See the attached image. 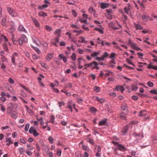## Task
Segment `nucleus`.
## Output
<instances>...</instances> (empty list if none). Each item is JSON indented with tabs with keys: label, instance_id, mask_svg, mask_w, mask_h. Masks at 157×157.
I'll return each mask as SVG.
<instances>
[{
	"label": "nucleus",
	"instance_id": "59",
	"mask_svg": "<svg viewBox=\"0 0 157 157\" xmlns=\"http://www.w3.org/2000/svg\"><path fill=\"white\" fill-rule=\"evenodd\" d=\"M61 151L60 150H58L57 151V155L58 156H60L61 155Z\"/></svg>",
	"mask_w": 157,
	"mask_h": 157
},
{
	"label": "nucleus",
	"instance_id": "41",
	"mask_svg": "<svg viewBox=\"0 0 157 157\" xmlns=\"http://www.w3.org/2000/svg\"><path fill=\"white\" fill-rule=\"evenodd\" d=\"M132 90L133 91H136L138 89V87L134 85H132Z\"/></svg>",
	"mask_w": 157,
	"mask_h": 157
},
{
	"label": "nucleus",
	"instance_id": "32",
	"mask_svg": "<svg viewBox=\"0 0 157 157\" xmlns=\"http://www.w3.org/2000/svg\"><path fill=\"white\" fill-rule=\"evenodd\" d=\"M99 53L98 52H94L91 54V56L93 57H97V55H99Z\"/></svg>",
	"mask_w": 157,
	"mask_h": 157
},
{
	"label": "nucleus",
	"instance_id": "2",
	"mask_svg": "<svg viewBox=\"0 0 157 157\" xmlns=\"http://www.w3.org/2000/svg\"><path fill=\"white\" fill-rule=\"evenodd\" d=\"M7 11L13 17H16L17 16V13L13 9L9 7L7 8Z\"/></svg>",
	"mask_w": 157,
	"mask_h": 157
},
{
	"label": "nucleus",
	"instance_id": "23",
	"mask_svg": "<svg viewBox=\"0 0 157 157\" xmlns=\"http://www.w3.org/2000/svg\"><path fill=\"white\" fill-rule=\"evenodd\" d=\"M21 86L22 88H23L25 90H26V91L29 92L30 93H31V91L29 90V89L28 88H27L24 85L22 84L21 85Z\"/></svg>",
	"mask_w": 157,
	"mask_h": 157
},
{
	"label": "nucleus",
	"instance_id": "61",
	"mask_svg": "<svg viewBox=\"0 0 157 157\" xmlns=\"http://www.w3.org/2000/svg\"><path fill=\"white\" fill-rule=\"evenodd\" d=\"M80 21L82 23H85L86 24H88L87 23V20L86 19L83 20L82 19H81L80 20Z\"/></svg>",
	"mask_w": 157,
	"mask_h": 157
},
{
	"label": "nucleus",
	"instance_id": "46",
	"mask_svg": "<svg viewBox=\"0 0 157 157\" xmlns=\"http://www.w3.org/2000/svg\"><path fill=\"white\" fill-rule=\"evenodd\" d=\"M124 11L125 13L127 14H128L129 13V9L128 8H127L126 7H125L124 9Z\"/></svg>",
	"mask_w": 157,
	"mask_h": 157
},
{
	"label": "nucleus",
	"instance_id": "58",
	"mask_svg": "<svg viewBox=\"0 0 157 157\" xmlns=\"http://www.w3.org/2000/svg\"><path fill=\"white\" fill-rule=\"evenodd\" d=\"M133 48L134 49L136 50L137 51H138L139 50H140L141 51H142V49L141 48H139L137 47L136 44L134 47H133Z\"/></svg>",
	"mask_w": 157,
	"mask_h": 157
},
{
	"label": "nucleus",
	"instance_id": "1",
	"mask_svg": "<svg viewBox=\"0 0 157 157\" xmlns=\"http://www.w3.org/2000/svg\"><path fill=\"white\" fill-rule=\"evenodd\" d=\"M18 107V105L16 103H10L7 105V114L11 113L14 110H16Z\"/></svg>",
	"mask_w": 157,
	"mask_h": 157
},
{
	"label": "nucleus",
	"instance_id": "27",
	"mask_svg": "<svg viewBox=\"0 0 157 157\" xmlns=\"http://www.w3.org/2000/svg\"><path fill=\"white\" fill-rule=\"evenodd\" d=\"M80 39L81 40V43L86 44L87 43V41L85 40V38L83 37H81L80 38Z\"/></svg>",
	"mask_w": 157,
	"mask_h": 157
},
{
	"label": "nucleus",
	"instance_id": "8",
	"mask_svg": "<svg viewBox=\"0 0 157 157\" xmlns=\"http://www.w3.org/2000/svg\"><path fill=\"white\" fill-rule=\"evenodd\" d=\"M16 111L14 110L13 111H12L11 113H10L11 114V116L14 119H16L17 117V115Z\"/></svg>",
	"mask_w": 157,
	"mask_h": 157
},
{
	"label": "nucleus",
	"instance_id": "15",
	"mask_svg": "<svg viewBox=\"0 0 157 157\" xmlns=\"http://www.w3.org/2000/svg\"><path fill=\"white\" fill-rule=\"evenodd\" d=\"M55 34L57 35V37H59L61 35V30L59 29H58L55 31Z\"/></svg>",
	"mask_w": 157,
	"mask_h": 157
},
{
	"label": "nucleus",
	"instance_id": "10",
	"mask_svg": "<svg viewBox=\"0 0 157 157\" xmlns=\"http://www.w3.org/2000/svg\"><path fill=\"white\" fill-rule=\"evenodd\" d=\"M128 127L127 125L125 126L123 129L122 132L124 134H126L128 130Z\"/></svg>",
	"mask_w": 157,
	"mask_h": 157
},
{
	"label": "nucleus",
	"instance_id": "29",
	"mask_svg": "<svg viewBox=\"0 0 157 157\" xmlns=\"http://www.w3.org/2000/svg\"><path fill=\"white\" fill-rule=\"evenodd\" d=\"M71 59L73 60H75L76 59V54L75 53H73L72 55L71 56Z\"/></svg>",
	"mask_w": 157,
	"mask_h": 157
},
{
	"label": "nucleus",
	"instance_id": "26",
	"mask_svg": "<svg viewBox=\"0 0 157 157\" xmlns=\"http://www.w3.org/2000/svg\"><path fill=\"white\" fill-rule=\"evenodd\" d=\"M97 99L99 101L100 103H103L105 101V100L103 98H99L98 97H96Z\"/></svg>",
	"mask_w": 157,
	"mask_h": 157
},
{
	"label": "nucleus",
	"instance_id": "54",
	"mask_svg": "<svg viewBox=\"0 0 157 157\" xmlns=\"http://www.w3.org/2000/svg\"><path fill=\"white\" fill-rule=\"evenodd\" d=\"M33 49L34 50L36 51L39 54H40V51L38 48L34 47Z\"/></svg>",
	"mask_w": 157,
	"mask_h": 157
},
{
	"label": "nucleus",
	"instance_id": "56",
	"mask_svg": "<svg viewBox=\"0 0 157 157\" xmlns=\"http://www.w3.org/2000/svg\"><path fill=\"white\" fill-rule=\"evenodd\" d=\"M142 19L144 21H147L148 20V17L145 15L142 16Z\"/></svg>",
	"mask_w": 157,
	"mask_h": 157
},
{
	"label": "nucleus",
	"instance_id": "4",
	"mask_svg": "<svg viewBox=\"0 0 157 157\" xmlns=\"http://www.w3.org/2000/svg\"><path fill=\"white\" fill-rule=\"evenodd\" d=\"M121 109L122 111V113L124 115H127L128 113L127 107L125 104H123L121 106Z\"/></svg>",
	"mask_w": 157,
	"mask_h": 157
},
{
	"label": "nucleus",
	"instance_id": "64",
	"mask_svg": "<svg viewBox=\"0 0 157 157\" xmlns=\"http://www.w3.org/2000/svg\"><path fill=\"white\" fill-rule=\"evenodd\" d=\"M9 82L11 83V84H13L14 83V80H13L12 78H10L9 79Z\"/></svg>",
	"mask_w": 157,
	"mask_h": 157
},
{
	"label": "nucleus",
	"instance_id": "50",
	"mask_svg": "<svg viewBox=\"0 0 157 157\" xmlns=\"http://www.w3.org/2000/svg\"><path fill=\"white\" fill-rule=\"evenodd\" d=\"M66 86L67 88H71L72 87V85L71 83H67L66 84Z\"/></svg>",
	"mask_w": 157,
	"mask_h": 157
},
{
	"label": "nucleus",
	"instance_id": "24",
	"mask_svg": "<svg viewBox=\"0 0 157 157\" xmlns=\"http://www.w3.org/2000/svg\"><path fill=\"white\" fill-rule=\"evenodd\" d=\"M94 90L97 92H99L100 90V88L99 87H98L97 86H95L94 87Z\"/></svg>",
	"mask_w": 157,
	"mask_h": 157
},
{
	"label": "nucleus",
	"instance_id": "18",
	"mask_svg": "<svg viewBox=\"0 0 157 157\" xmlns=\"http://www.w3.org/2000/svg\"><path fill=\"white\" fill-rule=\"evenodd\" d=\"M89 110L90 112H91V113H94L96 112L97 111V110L95 108H94V107H92L90 108L89 109Z\"/></svg>",
	"mask_w": 157,
	"mask_h": 157
},
{
	"label": "nucleus",
	"instance_id": "47",
	"mask_svg": "<svg viewBox=\"0 0 157 157\" xmlns=\"http://www.w3.org/2000/svg\"><path fill=\"white\" fill-rule=\"evenodd\" d=\"M109 56V54L107 52H105L104 53L103 55L102 56L104 59L105 58Z\"/></svg>",
	"mask_w": 157,
	"mask_h": 157
},
{
	"label": "nucleus",
	"instance_id": "62",
	"mask_svg": "<svg viewBox=\"0 0 157 157\" xmlns=\"http://www.w3.org/2000/svg\"><path fill=\"white\" fill-rule=\"evenodd\" d=\"M82 148L86 151H87L88 149L87 148V147L85 145H83L82 146Z\"/></svg>",
	"mask_w": 157,
	"mask_h": 157
},
{
	"label": "nucleus",
	"instance_id": "31",
	"mask_svg": "<svg viewBox=\"0 0 157 157\" xmlns=\"http://www.w3.org/2000/svg\"><path fill=\"white\" fill-rule=\"evenodd\" d=\"M12 40L14 44H17V41L15 40L14 36L13 35H12Z\"/></svg>",
	"mask_w": 157,
	"mask_h": 157
},
{
	"label": "nucleus",
	"instance_id": "55",
	"mask_svg": "<svg viewBox=\"0 0 157 157\" xmlns=\"http://www.w3.org/2000/svg\"><path fill=\"white\" fill-rule=\"evenodd\" d=\"M48 44L46 42H44L43 44V47L45 48V49H47L48 47Z\"/></svg>",
	"mask_w": 157,
	"mask_h": 157
},
{
	"label": "nucleus",
	"instance_id": "57",
	"mask_svg": "<svg viewBox=\"0 0 157 157\" xmlns=\"http://www.w3.org/2000/svg\"><path fill=\"white\" fill-rule=\"evenodd\" d=\"M77 101H78V103H82L83 101V100L81 98H77Z\"/></svg>",
	"mask_w": 157,
	"mask_h": 157
},
{
	"label": "nucleus",
	"instance_id": "5",
	"mask_svg": "<svg viewBox=\"0 0 157 157\" xmlns=\"http://www.w3.org/2000/svg\"><path fill=\"white\" fill-rule=\"evenodd\" d=\"M100 7L102 9L107 8L110 5L109 3L102 2L100 3Z\"/></svg>",
	"mask_w": 157,
	"mask_h": 157
},
{
	"label": "nucleus",
	"instance_id": "16",
	"mask_svg": "<svg viewBox=\"0 0 157 157\" xmlns=\"http://www.w3.org/2000/svg\"><path fill=\"white\" fill-rule=\"evenodd\" d=\"M38 15L40 16H42L44 17L47 16V15L46 13L42 11L40 12L39 13Z\"/></svg>",
	"mask_w": 157,
	"mask_h": 157
},
{
	"label": "nucleus",
	"instance_id": "7",
	"mask_svg": "<svg viewBox=\"0 0 157 157\" xmlns=\"http://www.w3.org/2000/svg\"><path fill=\"white\" fill-rule=\"evenodd\" d=\"M59 57L61 59L63 60L64 63H65L67 62V59L65 56H64L62 54H60Z\"/></svg>",
	"mask_w": 157,
	"mask_h": 157
},
{
	"label": "nucleus",
	"instance_id": "42",
	"mask_svg": "<svg viewBox=\"0 0 157 157\" xmlns=\"http://www.w3.org/2000/svg\"><path fill=\"white\" fill-rule=\"evenodd\" d=\"M137 54L139 56V58L141 59H143V58L142 57L144 55L141 53L138 52Z\"/></svg>",
	"mask_w": 157,
	"mask_h": 157
},
{
	"label": "nucleus",
	"instance_id": "11",
	"mask_svg": "<svg viewBox=\"0 0 157 157\" xmlns=\"http://www.w3.org/2000/svg\"><path fill=\"white\" fill-rule=\"evenodd\" d=\"M93 63L94 65V66L93 67H92V69H94L95 68L97 69V70H99V68L98 67V64L95 61H94L93 62Z\"/></svg>",
	"mask_w": 157,
	"mask_h": 157
},
{
	"label": "nucleus",
	"instance_id": "13",
	"mask_svg": "<svg viewBox=\"0 0 157 157\" xmlns=\"http://www.w3.org/2000/svg\"><path fill=\"white\" fill-rule=\"evenodd\" d=\"M107 123V119H105L104 120L100 121L99 123V124L100 126L102 125H105Z\"/></svg>",
	"mask_w": 157,
	"mask_h": 157
},
{
	"label": "nucleus",
	"instance_id": "21",
	"mask_svg": "<svg viewBox=\"0 0 157 157\" xmlns=\"http://www.w3.org/2000/svg\"><path fill=\"white\" fill-rule=\"evenodd\" d=\"M94 30L98 31L101 34H103L104 33L103 30L99 28H96L94 29Z\"/></svg>",
	"mask_w": 157,
	"mask_h": 157
},
{
	"label": "nucleus",
	"instance_id": "40",
	"mask_svg": "<svg viewBox=\"0 0 157 157\" xmlns=\"http://www.w3.org/2000/svg\"><path fill=\"white\" fill-rule=\"evenodd\" d=\"M132 98L134 100L136 101L139 98L136 95H133L132 96Z\"/></svg>",
	"mask_w": 157,
	"mask_h": 157
},
{
	"label": "nucleus",
	"instance_id": "22",
	"mask_svg": "<svg viewBox=\"0 0 157 157\" xmlns=\"http://www.w3.org/2000/svg\"><path fill=\"white\" fill-rule=\"evenodd\" d=\"M46 29L48 31H51L52 30V28L50 26L46 25L45 27Z\"/></svg>",
	"mask_w": 157,
	"mask_h": 157
},
{
	"label": "nucleus",
	"instance_id": "12",
	"mask_svg": "<svg viewBox=\"0 0 157 157\" xmlns=\"http://www.w3.org/2000/svg\"><path fill=\"white\" fill-rule=\"evenodd\" d=\"M18 30L19 31L26 33V30L22 25H19L18 28Z\"/></svg>",
	"mask_w": 157,
	"mask_h": 157
},
{
	"label": "nucleus",
	"instance_id": "34",
	"mask_svg": "<svg viewBox=\"0 0 157 157\" xmlns=\"http://www.w3.org/2000/svg\"><path fill=\"white\" fill-rule=\"evenodd\" d=\"M37 120L38 121H40V124L43 126L44 124V122L43 121V117H41L40 119H37Z\"/></svg>",
	"mask_w": 157,
	"mask_h": 157
},
{
	"label": "nucleus",
	"instance_id": "60",
	"mask_svg": "<svg viewBox=\"0 0 157 157\" xmlns=\"http://www.w3.org/2000/svg\"><path fill=\"white\" fill-rule=\"evenodd\" d=\"M72 13L74 17H76L77 16V14L75 11L73 10L72 11Z\"/></svg>",
	"mask_w": 157,
	"mask_h": 157
},
{
	"label": "nucleus",
	"instance_id": "19",
	"mask_svg": "<svg viewBox=\"0 0 157 157\" xmlns=\"http://www.w3.org/2000/svg\"><path fill=\"white\" fill-rule=\"evenodd\" d=\"M35 130H36V129H34V127H33L31 126L29 130V132L30 133L32 134Z\"/></svg>",
	"mask_w": 157,
	"mask_h": 157
},
{
	"label": "nucleus",
	"instance_id": "53",
	"mask_svg": "<svg viewBox=\"0 0 157 157\" xmlns=\"http://www.w3.org/2000/svg\"><path fill=\"white\" fill-rule=\"evenodd\" d=\"M94 11V10L92 7H90L88 11L90 13H92Z\"/></svg>",
	"mask_w": 157,
	"mask_h": 157
},
{
	"label": "nucleus",
	"instance_id": "63",
	"mask_svg": "<svg viewBox=\"0 0 157 157\" xmlns=\"http://www.w3.org/2000/svg\"><path fill=\"white\" fill-rule=\"evenodd\" d=\"M120 90L121 91L122 93H123V91L124 90V87L122 86H120Z\"/></svg>",
	"mask_w": 157,
	"mask_h": 157
},
{
	"label": "nucleus",
	"instance_id": "20",
	"mask_svg": "<svg viewBox=\"0 0 157 157\" xmlns=\"http://www.w3.org/2000/svg\"><path fill=\"white\" fill-rule=\"evenodd\" d=\"M48 7V5L47 4L43 5L42 6H39L38 8L39 9L41 10L43 8H47Z\"/></svg>",
	"mask_w": 157,
	"mask_h": 157
},
{
	"label": "nucleus",
	"instance_id": "33",
	"mask_svg": "<svg viewBox=\"0 0 157 157\" xmlns=\"http://www.w3.org/2000/svg\"><path fill=\"white\" fill-rule=\"evenodd\" d=\"M128 44L131 45V46L134 47L136 45V44H134L133 42L130 39L129 40H128Z\"/></svg>",
	"mask_w": 157,
	"mask_h": 157
},
{
	"label": "nucleus",
	"instance_id": "17",
	"mask_svg": "<svg viewBox=\"0 0 157 157\" xmlns=\"http://www.w3.org/2000/svg\"><path fill=\"white\" fill-rule=\"evenodd\" d=\"M135 27L137 30H140L143 29V27L140 25L134 24Z\"/></svg>",
	"mask_w": 157,
	"mask_h": 157
},
{
	"label": "nucleus",
	"instance_id": "35",
	"mask_svg": "<svg viewBox=\"0 0 157 157\" xmlns=\"http://www.w3.org/2000/svg\"><path fill=\"white\" fill-rule=\"evenodd\" d=\"M3 47L4 49L6 51H8V49L6 44H3Z\"/></svg>",
	"mask_w": 157,
	"mask_h": 157
},
{
	"label": "nucleus",
	"instance_id": "45",
	"mask_svg": "<svg viewBox=\"0 0 157 157\" xmlns=\"http://www.w3.org/2000/svg\"><path fill=\"white\" fill-rule=\"evenodd\" d=\"M26 153L29 156H30L32 155L33 153L29 150H27L26 151Z\"/></svg>",
	"mask_w": 157,
	"mask_h": 157
},
{
	"label": "nucleus",
	"instance_id": "9",
	"mask_svg": "<svg viewBox=\"0 0 157 157\" xmlns=\"http://www.w3.org/2000/svg\"><path fill=\"white\" fill-rule=\"evenodd\" d=\"M53 53H48L46 57V59L48 61H50L52 58L53 57Z\"/></svg>",
	"mask_w": 157,
	"mask_h": 157
},
{
	"label": "nucleus",
	"instance_id": "30",
	"mask_svg": "<svg viewBox=\"0 0 157 157\" xmlns=\"http://www.w3.org/2000/svg\"><path fill=\"white\" fill-rule=\"evenodd\" d=\"M87 141L88 142H89L91 144L93 145L94 144V143L93 140L90 138H88L87 140Z\"/></svg>",
	"mask_w": 157,
	"mask_h": 157
},
{
	"label": "nucleus",
	"instance_id": "51",
	"mask_svg": "<svg viewBox=\"0 0 157 157\" xmlns=\"http://www.w3.org/2000/svg\"><path fill=\"white\" fill-rule=\"evenodd\" d=\"M27 111L31 115H32L33 114V112L32 110L31 109H30L29 108L27 110Z\"/></svg>",
	"mask_w": 157,
	"mask_h": 157
},
{
	"label": "nucleus",
	"instance_id": "14",
	"mask_svg": "<svg viewBox=\"0 0 157 157\" xmlns=\"http://www.w3.org/2000/svg\"><path fill=\"white\" fill-rule=\"evenodd\" d=\"M147 115V113H146V111L145 110H143L141 111L139 114V116L140 117H143L144 116H145Z\"/></svg>",
	"mask_w": 157,
	"mask_h": 157
},
{
	"label": "nucleus",
	"instance_id": "39",
	"mask_svg": "<svg viewBox=\"0 0 157 157\" xmlns=\"http://www.w3.org/2000/svg\"><path fill=\"white\" fill-rule=\"evenodd\" d=\"M59 105V107H61L62 105H64V102L63 101H58Z\"/></svg>",
	"mask_w": 157,
	"mask_h": 157
},
{
	"label": "nucleus",
	"instance_id": "44",
	"mask_svg": "<svg viewBox=\"0 0 157 157\" xmlns=\"http://www.w3.org/2000/svg\"><path fill=\"white\" fill-rule=\"evenodd\" d=\"M27 147L28 148L29 150H32L34 148L33 147V146H32L30 145L27 144Z\"/></svg>",
	"mask_w": 157,
	"mask_h": 157
},
{
	"label": "nucleus",
	"instance_id": "49",
	"mask_svg": "<svg viewBox=\"0 0 157 157\" xmlns=\"http://www.w3.org/2000/svg\"><path fill=\"white\" fill-rule=\"evenodd\" d=\"M35 137H36L39 135V133L37 132L36 130H35L32 133Z\"/></svg>",
	"mask_w": 157,
	"mask_h": 157
},
{
	"label": "nucleus",
	"instance_id": "25",
	"mask_svg": "<svg viewBox=\"0 0 157 157\" xmlns=\"http://www.w3.org/2000/svg\"><path fill=\"white\" fill-rule=\"evenodd\" d=\"M19 151L21 155H22L25 152V150L23 148L21 147L19 148Z\"/></svg>",
	"mask_w": 157,
	"mask_h": 157
},
{
	"label": "nucleus",
	"instance_id": "37",
	"mask_svg": "<svg viewBox=\"0 0 157 157\" xmlns=\"http://www.w3.org/2000/svg\"><path fill=\"white\" fill-rule=\"evenodd\" d=\"M48 140L51 144H53V139L52 137L49 136L48 137Z\"/></svg>",
	"mask_w": 157,
	"mask_h": 157
},
{
	"label": "nucleus",
	"instance_id": "38",
	"mask_svg": "<svg viewBox=\"0 0 157 157\" xmlns=\"http://www.w3.org/2000/svg\"><path fill=\"white\" fill-rule=\"evenodd\" d=\"M150 93L152 94H156L157 95V91L155 89L151 90L150 91Z\"/></svg>",
	"mask_w": 157,
	"mask_h": 157
},
{
	"label": "nucleus",
	"instance_id": "28",
	"mask_svg": "<svg viewBox=\"0 0 157 157\" xmlns=\"http://www.w3.org/2000/svg\"><path fill=\"white\" fill-rule=\"evenodd\" d=\"M125 115H124L123 113H122V112L120 114V117L121 119L125 120L126 119Z\"/></svg>",
	"mask_w": 157,
	"mask_h": 157
},
{
	"label": "nucleus",
	"instance_id": "36",
	"mask_svg": "<svg viewBox=\"0 0 157 157\" xmlns=\"http://www.w3.org/2000/svg\"><path fill=\"white\" fill-rule=\"evenodd\" d=\"M29 123L26 124L25 127V132H27L28 131V129L29 128Z\"/></svg>",
	"mask_w": 157,
	"mask_h": 157
},
{
	"label": "nucleus",
	"instance_id": "43",
	"mask_svg": "<svg viewBox=\"0 0 157 157\" xmlns=\"http://www.w3.org/2000/svg\"><path fill=\"white\" fill-rule=\"evenodd\" d=\"M11 138H7L6 139V141L8 142L9 143H10V144H13V141L11 140Z\"/></svg>",
	"mask_w": 157,
	"mask_h": 157
},
{
	"label": "nucleus",
	"instance_id": "48",
	"mask_svg": "<svg viewBox=\"0 0 157 157\" xmlns=\"http://www.w3.org/2000/svg\"><path fill=\"white\" fill-rule=\"evenodd\" d=\"M147 84L148 86L150 87H152L153 86L154 84L153 83L151 82H148Z\"/></svg>",
	"mask_w": 157,
	"mask_h": 157
},
{
	"label": "nucleus",
	"instance_id": "52",
	"mask_svg": "<svg viewBox=\"0 0 157 157\" xmlns=\"http://www.w3.org/2000/svg\"><path fill=\"white\" fill-rule=\"evenodd\" d=\"M104 59L102 56L101 57H97L96 58V59L98 61H103Z\"/></svg>",
	"mask_w": 157,
	"mask_h": 157
},
{
	"label": "nucleus",
	"instance_id": "3",
	"mask_svg": "<svg viewBox=\"0 0 157 157\" xmlns=\"http://www.w3.org/2000/svg\"><path fill=\"white\" fill-rule=\"evenodd\" d=\"M18 40L20 45L22 46L23 44V42H27L28 41V39L25 35H23L21 38L18 39Z\"/></svg>",
	"mask_w": 157,
	"mask_h": 157
},
{
	"label": "nucleus",
	"instance_id": "6",
	"mask_svg": "<svg viewBox=\"0 0 157 157\" xmlns=\"http://www.w3.org/2000/svg\"><path fill=\"white\" fill-rule=\"evenodd\" d=\"M117 147L119 150L121 151H124L127 150L126 148L124 146L121 144H118Z\"/></svg>",
	"mask_w": 157,
	"mask_h": 157
}]
</instances>
